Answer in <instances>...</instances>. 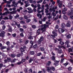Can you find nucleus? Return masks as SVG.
I'll return each instance as SVG.
<instances>
[{
  "label": "nucleus",
  "mask_w": 73,
  "mask_h": 73,
  "mask_svg": "<svg viewBox=\"0 0 73 73\" xmlns=\"http://www.w3.org/2000/svg\"><path fill=\"white\" fill-rule=\"evenodd\" d=\"M15 47V46L13 45H12L10 47V48L11 49H12L13 48H14Z\"/></svg>",
  "instance_id": "obj_55"
},
{
  "label": "nucleus",
  "mask_w": 73,
  "mask_h": 73,
  "mask_svg": "<svg viewBox=\"0 0 73 73\" xmlns=\"http://www.w3.org/2000/svg\"><path fill=\"white\" fill-rule=\"evenodd\" d=\"M54 43H56L57 42V40L54 39Z\"/></svg>",
  "instance_id": "obj_60"
},
{
  "label": "nucleus",
  "mask_w": 73,
  "mask_h": 73,
  "mask_svg": "<svg viewBox=\"0 0 73 73\" xmlns=\"http://www.w3.org/2000/svg\"><path fill=\"white\" fill-rule=\"evenodd\" d=\"M30 53L31 55H34L35 54V51H30Z\"/></svg>",
  "instance_id": "obj_15"
},
{
  "label": "nucleus",
  "mask_w": 73,
  "mask_h": 73,
  "mask_svg": "<svg viewBox=\"0 0 73 73\" xmlns=\"http://www.w3.org/2000/svg\"><path fill=\"white\" fill-rule=\"evenodd\" d=\"M7 51H9V50H10V48H9V47L8 48H7Z\"/></svg>",
  "instance_id": "obj_64"
},
{
  "label": "nucleus",
  "mask_w": 73,
  "mask_h": 73,
  "mask_svg": "<svg viewBox=\"0 0 73 73\" xmlns=\"http://www.w3.org/2000/svg\"><path fill=\"white\" fill-rule=\"evenodd\" d=\"M61 27L62 28H64L65 27H66V24L64 23H62Z\"/></svg>",
  "instance_id": "obj_9"
},
{
  "label": "nucleus",
  "mask_w": 73,
  "mask_h": 73,
  "mask_svg": "<svg viewBox=\"0 0 73 73\" xmlns=\"http://www.w3.org/2000/svg\"><path fill=\"white\" fill-rule=\"evenodd\" d=\"M21 63H23V62L21 61V62H17V64L18 65H20V64H21Z\"/></svg>",
  "instance_id": "obj_59"
},
{
  "label": "nucleus",
  "mask_w": 73,
  "mask_h": 73,
  "mask_svg": "<svg viewBox=\"0 0 73 73\" xmlns=\"http://www.w3.org/2000/svg\"><path fill=\"white\" fill-rule=\"evenodd\" d=\"M58 18V15H57L56 17L55 18V20H57Z\"/></svg>",
  "instance_id": "obj_53"
},
{
  "label": "nucleus",
  "mask_w": 73,
  "mask_h": 73,
  "mask_svg": "<svg viewBox=\"0 0 73 73\" xmlns=\"http://www.w3.org/2000/svg\"><path fill=\"white\" fill-rule=\"evenodd\" d=\"M47 68V70L48 71V72H50V70H51L50 67H46Z\"/></svg>",
  "instance_id": "obj_11"
},
{
  "label": "nucleus",
  "mask_w": 73,
  "mask_h": 73,
  "mask_svg": "<svg viewBox=\"0 0 73 73\" xmlns=\"http://www.w3.org/2000/svg\"><path fill=\"white\" fill-rule=\"evenodd\" d=\"M24 17L26 20H27V19H28V17L26 16H24Z\"/></svg>",
  "instance_id": "obj_57"
},
{
  "label": "nucleus",
  "mask_w": 73,
  "mask_h": 73,
  "mask_svg": "<svg viewBox=\"0 0 73 73\" xmlns=\"http://www.w3.org/2000/svg\"><path fill=\"white\" fill-rule=\"evenodd\" d=\"M16 13V11H12V15Z\"/></svg>",
  "instance_id": "obj_56"
},
{
  "label": "nucleus",
  "mask_w": 73,
  "mask_h": 73,
  "mask_svg": "<svg viewBox=\"0 0 73 73\" xmlns=\"http://www.w3.org/2000/svg\"><path fill=\"white\" fill-rule=\"evenodd\" d=\"M20 23H21V24H25V21H21Z\"/></svg>",
  "instance_id": "obj_40"
},
{
  "label": "nucleus",
  "mask_w": 73,
  "mask_h": 73,
  "mask_svg": "<svg viewBox=\"0 0 73 73\" xmlns=\"http://www.w3.org/2000/svg\"><path fill=\"white\" fill-rule=\"evenodd\" d=\"M19 31L21 32H24V29L23 28H20L19 29Z\"/></svg>",
  "instance_id": "obj_28"
},
{
  "label": "nucleus",
  "mask_w": 73,
  "mask_h": 73,
  "mask_svg": "<svg viewBox=\"0 0 73 73\" xmlns=\"http://www.w3.org/2000/svg\"><path fill=\"white\" fill-rule=\"evenodd\" d=\"M20 36H21V37H24V35H23V33H22L20 34Z\"/></svg>",
  "instance_id": "obj_54"
},
{
  "label": "nucleus",
  "mask_w": 73,
  "mask_h": 73,
  "mask_svg": "<svg viewBox=\"0 0 73 73\" xmlns=\"http://www.w3.org/2000/svg\"><path fill=\"white\" fill-rule=\"evenodd\" d=\"M17 27L18 28H20V27H21V26H20V24H18V25L17 26Z\"/></svg>",
  "instance_id": "obj_46"
},
{
  "label": "nucleus",
  "mask_w": 73,
  "mask_h": 73,
  "mask_svg": "<svg viewBox=\"0 0 73 73\" xmlns=\"http://www.w3.org/2000/svg\"><path fill=\"white\" fill-rule=\"evenodd\" d=\"M19 16H20L18 14H17L16 15V16L15 17V19L18 18V17H19Z\"/></svg>",
  "instance_id": "obj_44"
},
{
  "label": "nucleus",
  "mask_w": 73,
  "mask_h": 73,
  "mask_svg": "<svg viewBox=\"0 0 73 73\" xmlns=\"http://www.w3.org/2000/svg\"><path fill=\"white\" fill-rule=\"evenodd\" d=\"M60 44L61 45H62L64 44H65V43H64V42H62V41H60Z\"/></svg>",
  "instance_id": "obj_29"
},
{
  "label": "nucleus",
  "mask_w": 73,
  "mask_h": 73,
  "mask_svg": "<svg viewBox=\"0 0 73 73\" xmlns=\"http://www.w3.org/2000/svg\"><path fill=\"white\" fill-rule=\"evenodd\" d=\"M37 44H35V45L33 46V49H36L37 48Z\"/></svg>",
  "instance_id": "obj_10"
},
{
  "label": "nucleus",
  "mask_w": 73,
  "mask_h": 73,
  "mask_svg": "<svg viewBox=\"0 0 73 73\" xmlns=\"http://www.w3.org/2000/svg\"><path fill=\"white\" fill-rule=\"evenodd\" d=\"M28 38L29 40H33V37L31 36H30L28 37Z\"/></svg>",
  "instance_id": "obj_19"
},
{
  "label": "nucleus",
  "mask_w": 73,
  "mask_h": 73,
  "mask_svg": "<svg viewBox=\"0 0 73 73\" xmlns=\"http://www.w3.org/2000/svg\"><path fill=\"white\" fill-rule=\"evenodd\" d=\"M42 55V53L41 52H39L38 53H37L36 54V56H40Z\"/></svg>",
  "instance_id": "obj_23"
},
{
  "label": "nucleus",
  "mask_w": 73,
  "mask_h": 73,
  "mask_svg": "<svg viewBox=\"0 0 73 73\" xmlns=\"http://www.w3.org/2000/svg\"><path fill=\"white\" fill-rule=\"evenodd\" d=\"M21 56V54H18L17 55V56L18 57H20Z\"/></svg>",
  "instance_id": "obj_50"
},
{
  "label": "nucleus",
  "mask_w": 73,
  "mask_h": 73,
  "mask_svg": "<svg viewBox=\"0 0 73 73\" xmlns=\"http://www.w3.org/2000/svg\"><path fill=\"white\" fill-rule=\"evenodd\" d=\"M61 62L62 63V62H64V58L62 59H61Z\"/></svg>",
  "instance_id": "obj_62"
},
{
  "label": "nucleus",
  "mask_w": 73,
  "mask_h": 73,
  "mask_svg": "<svg viewBox=\"0 0 73 73\" xmlns=\"http://www.w3.org/2000/svg\"><path fill=\"white\" fill-rule=\"evenodd\" d=\"M8 18L7 17H5L3 19V20H8Z\"/></svg>",
  "instance_id": "obj_49"
},
{
  "label": "nucleus",
  "mask_w": 73,
  "mask_h": 73,
  "mask_svg": "<svg viewBox=\"0 0 73 73\" xmlns=\"http://www.w3.org/2000/svg\"><path fill=\"white\" fill-rule=\"evenodd\" d=\"M71 9V11H68L67 15L68 16H70L72 15L73 14V9Z\"/></svg>",
  "instance_id": "obj_4"
},
{
  "label": "nucleus",
  "mask_w": 73,
  "mask_h": 73,
  "mask_svg": "<svg viewBox=\"0 0 73 73\" xmlns=\"http://www.w3.org/2000/svg\"><path fill=\"white\" fill-rule=\"evenodd\" d=\"M52 34H54V35H51V36L50 37L51 38H55L56 37L55 36H57V34L54 31H53L52 32Z\"/></svg>",
  "instance_id": "obj_1"
},
{
  "label": "nucleus",
  "mask_w": 73,
  "mask_h": 73,
  "mask_svg": "<svg viewBox=\"0 0 73 73\" xmlns=\"http://www.w3.org/2000/svg\"><path fill=\"white\" fill-rule=\"evenodd\" d=\"M45 13H48L49 12V11H48V10H46V9H45Z\"/></svg>",
  "instance_id": "obj_58"
},
{
  "label": "nucleus",
  "mask_w": 73,
  "mask_h": 73,
  "mask_svg": "<svg viewBox=\"0 0 73 73\" xmlns=\"http://www.w3.org/2000/svg\"><path fill=\"white\" fill-rule=\"evenodd\" d=\"M11 57L14 58V57H16V55L15 54H11Z\"/></svg>",
  "instance_id": "obj_33"
},
{
  "label": "nucleus",
  "mask_w": 73,
  "mask_h": 73,
  "mask_svg": "<svg viewBox=\"0 0 73 73\" xmlns=\"http://www.w3.org/2000/svg\"><path fill=\"white\" fill-rule=\"evenodd\" d=\"M50 15H51L50 13H46V16H50Z\"/></svg>",
  "instance_id": "obj_42"
},
{
  "label": "nucleus",
  "mask_w": 73,
  "mask_h": 73,
  "mask_svg": "<svg viewBox=\"0 0 73 73\" xmlns=\"http://www.w3.org/2000/svg\"><path fill=\"white\" fill-rule=\"evenodd\" d=\"M62 17L63 19H64V20H67L68 19V17H67V16L66 15H64Z\"/></svg>",
  "instance_id": "obj_7"
},
{
  "label": "nucleus",
  "mask_w": 73,
  "mask_h": 73,
  "mask_svg": "<svg viewBox=\"0 0 73 73\" xmlns=\"http://www.w3.org/2000/svg\"><path fill=\"white\" fill-rule=\"evenodd\" d=\"M32 28H33L34 29L37 28V27L35 25H32Z\"/></svg>",
  "instance_id": "obj_22"
},
{
  "label": "nucleus",
  "mask_w": 73,
  "mask_h": 73,
  "mask_svg": "<svg viewBox=\"0 0 73 73\" xmlns=\"http://www.w3.org/2000/svg\"><path fill=\"white\" fill-rule=\"evenodd\" d=\"M62 14H63V15H65V14H66V12L64 10H62Z\"/></svg>",
  "instance_id": "obj_35"
},
{
  "label": "nucleus",
  "mask_w": 73,
  "mask_h": 73,
  "mask_svg": "<svg viewBox=\"0 0 73 73\" xmlns=\"http://www.w3.org/2000/svg\"><path fill=\"white\" fill-rule=\"evenodd\" d=\"M9 19H10V20H12V18H13V17L11 15H10L8 16Z\"/></svg>",
  "instance_id": "obj_18"
},
{
  "label": "nucleus",
  "mask_w": 73,
  "mask_h": 73,
  "mask_svg": "<svg viewBox=\"0 0 73 73\" xmlns=\"http://www.w3.org/2000/svg\"><path fill=\"white\" fill-rule=\"evenodd\" d=\"M46 17H44L43 19L42 20V21H46Z\"/></svg>",
  "instance_id": "obj_32"
},
{
  "label": "nucleus",
  "mask_w": 73,
  "mask_h": 73,
  "mask_svg": "<svg viewBox=\"0 0 73 73\" xmlns=\"http://www.w3.org/2000/svg\"><path fill=\"white\" fill-rule=\"evenodd\" d=\"M68 64H69V63L66 62V63H64V66H67V65H68Z\"/></svg>",
  "instance_id": "obj_47"
},
{
  "label": "nucleus",
  "mask_w": 73,
  "mask_h": 73,
  "mask_svg": "<svg viewBox=\"0 0 73 73\" xmlns=\"http://www.w3.org/2000/svg\"><path fill=\"white\" fill-rule=\"evenodd\" d=\"M72 6V3H68V7H69L70 8V7H71Z\"/></svg>",
  "instance_id": "obj_21"
},
{
  "label": "nucleus",
  "mask_w": 73,
  "mask_h": 73,
  "mask_svg": "<svg viewBox=\"0 0 73 73\" xmlns=\"http://www.w3.org/2000/svg\"><path fill=\"white\" fill-rule=\"evenodd\" d=\"M12 36L13 37H15L16 36V33H14L12 34Z\"/></svg>",
  "instance_id": "obj_41"
},
{
  "label": "nucleus",
  "mask_w": 73,
  "mask_h": 73,
  "mask_svg": "<svg viewBox=\"0 0 73 73\" xmlns=\"http://www.w3.org/2000/svg\"><path fill=\"white\" fill-rule=\"evenodd\" d=\"M29 42V40H27L26 41V42H25V45H27V44H28Z\"/></svg>",
  "instance_id": "obj_51"
},
{
  "label": "nucleus",
  "mask_w": 73,
  "mask_h": 73,
  "mask_svg": "<svg viewBox=\"0 0 73 73\" xmlns=\"http://www.w3.org/2000/svg\"><path fill=\"white\" fill-rule=\"evenodd\" d=\"M7 48V46H3L1 48V50H3V49H6Z\"/></svg>",
  "instance_id": "obj_25"
},
{
  "label": "nucleus",
  "mask_w": 73,
  "mask_h": 73,
  "mask_svg": "<svg viewBox=\"0 0 73 73\" xmlns=\"http://www.w3.org/2000/svg\"><path fill=\"white\" fill-rule=\"evenodd\" d=\"M31 19H27L26 20V22L27 23H29V22H31Z\"/></svg>",
  "instance_id": "obj_26"
},
{
  "label": "nucleus",
  "mask_w": 73,
  "mask_h": 73,
  "mask_svg": "<svg viewBox=\"0 0 73 73\" xmlns=\"http://www.w3.org/2000/svg\"><path fill=\"white\" fill-rule=\"evenodd\" d=\"M52 57V60H56V57L54 56H53Z\"/></svg>",
  "instance_id": "obj_48"
},
{
  "label": "nucleus",
  "mask_w": 73,
  "mask_h": 73,
  "mask_svg": "<svg viewBox=\"0 0 73 73\" xmlns=\"http://www.w3.org/2000/svg\"><path fill=\"white\" fill-rule=\"evenodd\" d=\"M69 41L67 40L65 42V44L66 45H68L69 44Z\"/></svg>",
  "instance_id": "obj_38"
},
{
  "label": "nucleus",
  "mask_w": 73,
  "mask_h": 73,
  "mask_svg": "<svg viewBox=\"0 0 73 73\" xmlns=\"http://www.w3.org/2000/svg\"><path fill=\"white\" fill-rule=\"evenodd\" d=\"M66 27H70V24L69 23H67L66 25Z\"/></svg>",
  "instance_id": "obj_24"
},
{
  "label": "nucleus",
  "mask_w": 73,
  "mask_h": 73,
  "mask_svg": "<svg viewBox=\"0 0 73 73\" xmlns=\"http://www.w3.org/2000/svg\"><path fill=\"white\" fill-rule=\"evenodd\" d=\"M58 54H61L62 52V51L61 49H59L58 50Z\"/></svg>",
  "instance_id": "obj_12"
},
{
  "label": "nucleus",
  "mask_w": 73,
  "mask_h": 73,
  "mask_svg": "<svg viewBox=\"0 0 73 73\" xmlns=\"http://www.w3.org/2000/svg\"><path fill=\"white\" fill-rule=\"evenodd\" d=\"M7 27H8V32H12V27L9 25H7Z\"/></svg>",
  "instance_id": "obj_3"
},
{
  "label": "nucleus",
  "mask_w": 73,
  "mask_h": 73,
  "mask_svg": "<svg viewBox=\"0 0 73 73\" xmlns=\"http://www.w3.org/2000/svg\"><path fill=\"white\" fill-rule=\"evenodd\" d=\"M26 61V59L22 58V60H21V62H24Z\"/></svg>",
  "instance_id": "obj_30"
},
{
  "label": "nucleus",
  "mask_w": 73,
  "mask_h": 73,
  "mask_svg": "<svg viewBox=\"0 0 73 73\" xmlns=\"http://www.w3.org/2000/svg\"><path fill=\"white\" fill-rule=\"evenodd\" d=\"M51 68V70L52 71H54L55 70V68L54 66H51L50 67Z\"/></svg>",
  "instance_id": "obj_16"
},
{
  "label": "nucleus",
  "mask_w": 73,
  "mask_h": 73,
  "mask_svg": "<svg viewBox=\"0 0 73 73\" xmlns=\"http://www.w3.org/2000/svg\"><path fill=\"white\" fill-rule=\"evenodd\" d=\"M68 69V70H72V67H70Z\"/></svg>",
  "instance_id": "obj_61"
},
{
  "label": "nucleus",
  "mask_w": 73,
  "mask_h": 73,
  "mask_svg": "<svg viewBox=\"0 0 73 73\" xmlns=\"http://www.w3.org/2000/svg\"><path fill=\"white\" fill-rule=\"evenodd\" d=\"M24 71L25 72V73H27L28 72V70H27V68L25 69Z\"/></svg>",
  "instance_id": "obj_52"
},
{
  "label": "nucleus",
  "mask_w": 73,
  "mask_h": 73,
  "mask_svg": "<svg viewBox=\"0 0 73 73\" xmlns=\"http://www.w3.org/2000/svg\"><path fill=\"white\" fill-rule=\"evenodd\" d=\"M6 66L5 65H4L3 63H0V70H1V68H2L3 67H6Z\"/></svg>",
  "instance_id": "obj_8"
},
{
  "label": "nucleus",
  "mask_w": 73,
  "mask_h": 73,
  "mask_svg": "<svg viewBox=\"0 0 73 73\" xmlns=\"http://www.w3.org/2000/svg\"><path fill=\"white\" fill-rule=\"evenodd\" d=\"M70 19H72V20H73V15L70 16Z\"/></svg>",
  "instance_id": "obj_63"
},
{
  "label": "nucleus",
  "mask_w": 73,
  "mask_h": 73,
  "mask_svg": "<svg viewBox=\"0 0 73 73\" xmlns=\"http://www.w3.org/2000/svg\"><path fill=\"white\" fill-rule=\"evenodd\" d=\"M33 61V59L32 58H30L29 61V63H31L32 61Z\"/></svg>",
  "instance_id": "obj_31"
},
{
  "label": "nucleus",
  "mask_w": 73,
  "mask_h": 73,
  "mask_svg": "<svg viewBox=\"0 0 73 73\" xmlns=\"http://www.w3.org/2000/svg\"><path fill=\"white\" fill-rule=\"evenodd\" d=\"M50 64H51V62L49 61L46 64V66H50Z\"/></svg>",
  "instance_id": "obj_13"
},
{
  "label": "nucleus",
  "mask_w": 73,
  "mask_h": 73,
  "mask_svg": "<svg viewBox=\"0 0 73 73\" xmlns=\"http://www.w3.org/2000/svg\"><path fill=\"white\" fill-rule=\"evenodd\" d=\"M10 43V42H9V41H7V42H6V44L8 46H9Z\"/></svg>",
  "instance_id": "obj_34"
},
{
  "label": "nucleus",
  "mask_w": 73,
  "mask_h": 73,
  "mask_svg": "<svg viewBox=\"0 0 73 73\" xmlns=\"http://www.w3.org/2000/svg\"><path fill=\"white\" fill-rule=\"evenodd\" d=\"M40 50L41 51L43 52V51H44V50H45V48H44V47H40Z\"/></svg>",
  "instance_id": "obj_14"
},
{
  "label": "nucleus",
  "mask_w": 73,
  "mask_h": 73,
  "mask_svg": "<svg viewBox=\"0 0 73 73\" xmlns=\"http://www.w3.org/2000/svg\"><path fill=\"white\" fill-rule=\"evenodd\" d=\"M58 4V5L59 6V8H61V7H62V3H60Z\"/></svg>",
  "instance_id": "obj_36"
},
{
  "label": "nucleus",
  "mask_w": 73,
  "mask_h": 73,
  "mask_svg": "<svg viewBox=\"0 0 73 73\" xmlns=\"http://www.w3.org/2000/svg\"><path fill=\"white\" fill-rule=\"evenodd\" d=\"M11 58H7V60L8 62H10V61H11Z\"/></svg>",
  "instance_id": "obj_43"
},
{
  "label": "nucleus",
  "mask_w": 73,
  "mask_h": 73,
  "mask_svg": "<svg viewBox=\"0 0 73 73\" xmlns=\"http://www.w3.org/2000/svg\"><path fill=\"white\" fill-rule=\"evenodd\" d=\"M1 24H2V25H3V24H4V23H5V21H2L1 22Z\"/></svg>",
  "instance_id": "obj_37"
},
{
  "label": "nucleus",
  "mask_w": 73,
  "mask_h": 73,
  "mask_svg": "<svg viewBox=\"0 0 73 73\" xmlns=\"http://www.w3.org/2000/svg\"><path fill=\"white\" fill-rule=\"evenodd\" d=\"M66 37L68 38H71V35L70 34L68 35H67Z\"/></svg>",
  "instance_id": "obj_27"
},
{
  "label": "nucleus",
  "mask_w": 73,
  "mask_h": 73,
  "mask_svg": "<svg viewBox=\"0 0 73 73\" xmlns=\"http://www.w3.org/2000/svg\"><path fill=\"white\" fill-rule=\"evenodd\" d=\"M30 44H31V45H33V44L34 42H33V41L31 40L30 41Z\"/></svg>",
  "instance_id": "obj_45"
},
{
  "label": "nucleus",
  "mask_w": 73,
  "mask_h": 73,
  "mask_svg": "<svg viewBox=\"0 0 73 73\" xmlns=\"http://www.w3.org/2000/svg\"><path fill=\"white\" fill-rule=\"evenodd\" d=\"M20 50L22 52H24V51H25V50L24 49V48H23L22 47H21V48L20 49Z\"/></svg>",
  "instance_id": "obj_20"
},
{
  "label": "nucleus",
  "mask_w": 73,
  "mask_h": 73,
  "mask_svg": "<svg viewBox=\"0 0 73 73\" xmlns=\"http://www.w3.org/2000/svg\"><path fill=\"white\" fill-rule=\"evenodd\" d=\"M43 40H44V37L42 36H41L40 39L37 41V42L39 44H41V43Z\"/></svg>",
  "instance_id": "obj_2"
},
{
  "label": "nucleus",
  "mask_w": 73,
  "mask_h": 73,
  "mask_svg": "<svg viewBox=\"0 0 73 73\" xmlns=\"http://www.w3.org/2000/svg\"><path fill=\"white\" fill-rule=\"evenodd\" d=\"M5 33V32L4 31H2V32L0 34V36H1L3 37L4 36V34Z\"/></svg>",
  "instance_id": "obj_6"
},
{
  "label": "nucleus",
  "mask_w": 73,
  "mask_h": 73,
  "mask_svg": "<svg viewBox=\"0 0 73 73\" xmlns=\"http://www.w3.org/2000/svg\"><path fill=\"white\" fill-rule=\"evenodd\" d=\"M64 31L65 30L63 29L60 28L58 29V32L60 34H61L62 33H63Z\"/></svg>",
  "instance_id": "obj_5"
},
{
  "label": "nucleus",
  "mask_w": 73,
  "mask_h": 73,
  "mask_svg": "<svg viewBox=\"0 0 73 73\" xmlns=\"http://www.w3.org/2000/svg\"><path fill=\"white\" fill-rule=\"evenodd\" d=\"M6 27V26H5V25H3L2 27L3 29V30H4V29H5Z\"/></svg>",
  "instance_id": "obj_39"
},
{
  "label": "nucleus",
  "mask_w": 73,
  "mask_h": 73,
  "mask_svg": "<svg viewBox=\"0 0 73 73\" xmlns=\"http://www.w3.org/2000/svg\"><path fill=\"white\" fill-rule=\"evenodd\" d=\"M68 51L69 53L71 52H72V53H73V49L71 48H69V49L68 50Z\"/></svg>",
  "instance_id": "obj_17"
}]
</instances>
